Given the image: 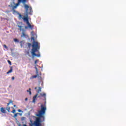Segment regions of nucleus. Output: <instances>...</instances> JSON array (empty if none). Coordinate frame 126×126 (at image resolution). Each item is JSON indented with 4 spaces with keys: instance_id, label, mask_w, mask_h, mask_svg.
I'll return each mask as SVG.
<instances>
[{
    "instance_id": "f257e3e1",
    "label": "nucleus",
    "mask_w": 126,
    "mask_h": 126,
    "mask_svg": "<svg viewBox=\"0 0 126 126\" xmlns=\"http://www.w3.org/2000/svg\"><path fill=\"white\" fill-rule=\"evenodd\" d=\"M46 106L42 104L40 110H38V113L35 115L36 117H38L34 122L35 126H41V123L45 122V114H46Z\"/></svg>"
},
{
    "instance_id": "f03ea898",
    "label": "nucleus",
    "mask_w": 126,
    "mask_h": 126,
    "mask_svg": "<svg viewBox=\"0 0 126 126\" xmlns=\"http://www.w3.org/2000/svg\"><path fill=\"white\" fill-rule=\"evenodd\" d=\"M24 7L26 9V14L24 18H23V20L25 22H26L28 27L31 29V30H33L34 28V25H32L30 23H29V18L28 17V14H30V15H32V8L31 7H29V6L27 4H24Z\"/></svg>"
},
{
    "instance_id": "7ed1b4c3",
    "label": "nucleus",
    "mask_w": 126,
    "mask_h": 126,
    "mask_svg": "<svg viewBox=\"0 0 126 126\" xmlns=\"http://www.w3.org/2000/svg\"><path fill=\"white\" fill-rule=\"evenodd\" d=\"M32 47L31 54L32 58H34V57H40V54H36V52H39V50H40V43L37 41H33Z\"/></svg>"
},
{
    "instance_id": "20e7f679",
    "label": "nucleus",
    "mask_w": 126,
    "mask_h": 126,
    "mask_svg": "<svg viewBox=\"0 0 126 126\" xmlns=\"http://www.w3.org/2000/svg\"><path fill=\"white\" fill-rule=\"evenodd\" d=\"M18 27H19V30L20 31H22V35H21V37H28V35L26 34L25 33V30H24V29H22V26H20L18 25Z\"/></svg>"
},
{
    "instance_id": "39448f33",
    "label": "nucleus",
    "mask_w": 126,
    "mask_h": 126,
    "mask_svg": "<svg viewBox=\"0 0 126 126\" xmlns=\"http://www.w3.org/2000/svg\"><path fill=\"white\" fill-rule=\"evenodd\" d=\"M26 0H18V3H17L15 4V6L17 7V6L18 5H19V4L20 3V2H22L23 3H25V2H26Z\"/></svg>"
},
{
    "instance_id": "423d86ee",
    "label": "nucleus",
    "mask_w": 126,
    "mask_h": 126,
    "mask_svg": "<svg viewBox=\"0 0 126 126\" xmlns=\"http://www.w3.org/2000/svg\"><path fill=\"white\" fill-rule=\"evenodd\" d=\"M40 98V96H38V94H36L33 97L32 100V103H36V100H37L36 98Z\"/></svg>"
},
{
    "instance_id": "0eeeda50",
    "label": "nucleus",
    "mask_w": 126,
    "mask_h": 126,
    "mask_svg": "<svg viewBox=\"0 0 126 126\" xmlns=\"http://www.w3.org/2000/svg\"><path fill=\"white\" fill-rule=\"evenodd\" d=\"M36 75L38 76V79H42V77H41L42 75V73H41V72L39 73V71L37 70L36 71Z\"/></svg>"
},
{
    "instance_id": "6e6552de",
    "label": "nucleus",
    "mask_w": 126,
    "mask_h": 126,
    "mask_svg": "<svg viewBox=\"0 0 126 126\" xmlns=\"http://www.w3.org/2000/svg\"><path fill=\"white\" fill-rule=\"evenodd\" d=\"M15 8H17V7L16 5L12 6V10L13 11V14L17 13V11L15 10Z\"/></svg>"
},
{
    "instance_id": "1a4fd4ad",
    "label": "nucleus",
    "mask_w": 126,
    "mask_h": 126,
    "mask_svg": "<svg viewBox=\"0 0 126 126\" xmlns=\"http://www.w3.org/2000/svg\"><path fill=\"white\" fill-rule=\"evenodd\" d=\"M18 14V18L19 19H23L24 18V17H23V16L21 15V14L19 13L18 12L17 13H16Z\"/></svg>"
},
{
    "instance_id": "9d476101",
    "label": "nucleus",
    "mask_w": 126,
    "mask_h": 126,
    "mask_svg": "<svg viewBox=\"0 0 126 126\" xmlns=\"http://www.w3.org/2000/svg\"><path fill=\"white\" fill-rule=\"evenodd\" d=\"M0 111L1 113H2L3 114H5V113H6L5 110L4 109V108L3 107H1L0 109Z\"/></svg>"
},
{
    "instance_id": "9b49d317",
    "label": "nucleus",
    "mask_w": 126,
    "mask_h": 126,
    "mask_svg": "<svg viewBox=\"0 0 126 126\" xmlns=\"http://www.w3.org/2000/svg\"><path fill=\"white\" fill-rule=\"evenodd\" d=\"M37 77L38 78V75H33L31 77L30 79H34V78H37Z\"/></svg>"
},
{
    "instance_id": "f8f14e48",
    "label": "nucleus",
    "mask_w": 126,
    "mask_h": 126,
    "mask_svg": "<svg viewBox=\"0 0 126 126\" xmlns=\"http://www.w3.org/2000/svg\"><path fill=\"white\" fill-rule=\"evenodd\" d=\"M41 91H42V88H41L40 87H38V89L36 91L37 93H39L40 92H41Z\"/></svg>"
},
{
    "instance_id": "ddd939ff",
    "label": "nucleus",
    "mask_w": 126,
    "mask_h": 126,
    "mask_svg": "<svg viewBox=\"0 0 126 126\" xmlns=\"http://www.w3.org/2000/svg\"><path fill=\"white\" fill-rule=\"evenodd\" d=\"M11 72H12V67H10V69L8 72H7L6 74H8L9 73H11Z\"/></svg>"
},
{
    "instance_id": "4468645a",
    "label": "nucleus",
    "mask_w": 126,
    "mask_h": 126,
    "mask_svg": "<svg viewBox=\"0 0 126 126\" xmlns=\"http://www.w3.org/2000/svg\"><path fill=\"white\" fill-rule=\"evenodd\" d=\"M20 45L21 47H23V45H24V41H20Z\"/></svg>"
},
{
    "instance_id": "2eb2a0df",
    "label": "nucleus",
    "mask_w": 126,
    "mask_h": 126,
    "mask_svg": "<svg viewBox=\"0 0 126 126\" xmlns=\"http://www.w3.org/2000/svg\"><path fill=\"white\" fill-rule=\"evenodd\" d=\"M40 95L42 97H44V98L46 99V94L45 93L40 94Z\"/></svg>"
},
{
    "instance_id": "dca6fc26",
    "label": "nucleus",
    "mask_w": 126,
    "mask_h": 126,
    "mask_svg": "<svg viewBox=\"0 0 126 126\" xmlns=\"http://www.w3.org/2000/svg\"><path fill=\"white\" fill-rule=\"evenodd\" d=\"M27 92H29L30 95H31L32 94V93L31 92V89L30 88L29 90H27Z\"/></svg>"
},
{
    "instance_id": "f3484780",
    "label": "nucleus",
    "mask_w": 126,
    "mask_h": 126,
    "mask_svg": "<svg viewBox=\"0 0 126 126\" xmlns=\"http://www.w3.org/2000/svg\"><path fill=\"white\" fill-rule=\"evenodd\" d=\"M14 42H17V43H19V40H18V39H17V38H14Z\"/></svg>"
},
{
    "instance_id": "a211bd4d",
    "label": "nucleus",
    "mask_w": 126,
    "mask_h": 126,
    "mask_svg": "<svg viewBox=\"0 0 126 126\" xmlns=\"http://www.w3.org/2000/svg\"><path fill=\"white\" fill-rule=\"evenodd\" d=\"M19 115V113H15V114L14 115V118H16V117H17V115Z\"/></svg>"
},
{
    "instance_id": "6ab92c4d",
    "label": "nucleus",
    "mask_w": 126,
    "mask_h": 126,
    "mask_svg": "<svg viewBox=\"0 0 126 126\" xmlns=\"http://www.w3.org/2000/svg\"><path fill=\"white\" fill-rule=\"evenodd\" d=\"M31 43H28V47L29 48H31Z\"/></svg>"
},
{
    "instance_id": "aec40b11",
    "label": "nucleus",
    "mask_w": 126,
    "mask_h": 126,
    "mask_svg": "<svg viewBox=\"0 0 126 126\" xmlns=\"http://www.w3.org/2000/svg\"><path fill=\"white\" fill-rule=\"evenodd\" d=\"M7 62H8V63H9L10 65H11V62L9 60H8Z\"/></svg>"
},
{
    "instance_id": "412c9836",
    "label": "nucleus",
    "mask_w": 126,
    "mask_h": 126,
    "mask_svg": "<svg viewBox=\"0 0 126 126\" xmlns=\"http://www.w3.org/2000/svg\"><path fill=\"white\" fill-rule=\"evenodd\" d=\"M6 109L7 111H8V112H9V111H10V107H7Z\"/></svg>"
},
{
    "instance_id": "4be33fe9",
    "label": "nucleus",
    "mask_w": 126,
    "mask_h": 126,
    "mask_svg": "<svg viewBox=\"0 0 126 126\" xmlns=\"http://www.w3.org/2000/svg\"><path fill=\"white\" fill-rule=\"evenodd\" d=\"M27 55L29 56V57H31V56H30V52H29V51H27Z\"/></svg>"
},
{
    "instance_id": "5701e85b",
    "label": "nucleus",
    "mask_w": 126,
    "mask_h": 126,
    "mask_svg": "<svg viewBox=\"0 0 126 126\" xmlns=\"http://www.w3.org/2000/svg\"><path fill=\"white\" fill-rule=\"evenodd\" d=\"M15 112H16L15 109H14L12 110V113H13V114H15Z\"/></svg>"
},
{
    "instance_id": "b1692460",
    "label": "nucleus",
    "mask_w": 126,
    "mask_h": 126,
    "mask_svg": "<svg viewBox=\"0 0 126 126\" xmlns=\"http://www.w3.org/2000/svg\"><path fill=\"white\" fill-rule=\"evenodd\" d=\"M3 47L5 48V49H7V46L6 45H4Z\"/></svg>"
},
{
    "instance_id": "393cba45",
    "label": "nucleus",
    "mask_w": 126,
    "mask_h": 126,
    "mask_svg": "<svg viewBox=\"0 0 126 126\" xmlns=\"http://www.w3.org/2000/svg\"><path fill=\"white\" fill-rule=\"evenodd\" d=\"M37 63H38V60H35L34 62L35 64H37Z\"/></svg>"
},
{
    "instance_id": "a878e982",
    "label": "nucleus",
    "mask_w": 126,
    "mask_h": 126,
    "mask_svg": "<svg viewBox=\"0 0 126 126\" xmlns=\"http://www.w3.org/2000/svg\"><path fill=\"white\" fill-rule=\"evenodd\" d=\"M12 100H10L9 101V103H10V104H11V103H12Z\"/></svg>"
},
{
    "instance_id": "bb28decb",
    "label": "nucleus",
    "mask_w": 126,
    "mask_h": 126,
    "mask_svg": "<svg viewBox=\"0 0 126 126\" xmlns=\"http://www.w3.org/2000/svg\"><path fill=\"white\" fill-rule=\"evenodd\" d=\"M25 29H28V27L25 26Z\"/></svg>"
},
{
    "instance_id": "cd10ccee",
    "label": "nucleus",
    "mask_w": 126,
    "mask_h": 126,
    "mask_svg": "<svg viewBox=\"0 0 126 126\" xmlns=\"http://www.w3.org/2000/svg\"><path fill=\"white\" fill-rule=\"evenodd\" d=\"M35 69H36V70H38V68H37V67H35Z\"/></svg>"
},
{
    "instance_id": "c85d7f7f",
    "label": "nucleus",
    "mask_w": 126,
    "mask_h": 126,
    "mask_svg": "<svg viewBox=\"0 0 126 126\" xmlns=\"http://www.w3.org/2000/svg\"><path fill=\"white\" fill-rule=\"evenodd\" d=\"M12 80H14V77H12Z\"/></svg>"
},
{
    "instance_id": "c756f323",
    "label": "nucleus",
    "mask_w": 126,
    "mask_h": 126,
    "mask_svg": "<svg viewBox=\"0 0 126 126\" xmlns=\"http://www.w3.org/2000/svg\"><path fill=\"white\" fill-rule=\"evenodd\" d=\"M18 112H21V110L18 109Z\"/></svg>"
},
{
    "instance_id": "7c9ffc66",
    "label": "nucleus",
    "mask_w": 126,
    "mask_h": 126,
    "mask_svg": "<svg viewBox=\"0 0 126 126\" xmlns=\"http://www.w3.org/2000/svg\"><path fill=\"white\" fill-rule=\"evenodd\" d=\"M28 98H25V101H28Z\"/></svg>"
},
{
    "instance_id": "2f4dec72",
    "label": "nucleus",
    "mask_w": 126,
    "mask_h": 126,
    "mask_svg": "<svg viewBox=\"0 0 126 126\" xmlns=\"http://www.w3.org/2000/svg\"><path fill=\"white\" fill-rule=\"evenodd\" d=\"M9 104H10V103H9V102L7 103V106H8H8L9 105Z\"/></svg>"
},
{
    "instance_id": "473e14b6",
    "label": "nucleus",
    "mask_w": 126,
    "mask_h": 126,
    "mask_svg": "<svg viewBox=\"0 0 126 126\" xmlns=\"http://www.w3.org/2000/svg\"><path fill=\"white\" fill-rule=\"evenodd\" d=\"M34 89L36 90H37V87H35V88H34Z\"/></svg>"
},
{
    "instance_id": "72a5a7b5",
    "label": "nucleus",
    "mask_w": 126,
    "mask_h": 126,
    "mask_svg": "<svg viewBox=\"0 0 126 126\" xmlns=\"http://www.w3.org/2000/svg\"><path fill=\"white\" fill-rule=\"evenodd\" d=\"M14 107H16V105H14Z\"/></svg>"
},
{
    "instance_id": "f704fd0d",
    "label": "nucleus",
    "mask_w": 126,
    "mask_h": 126,
    "mask_svg": "<svg viewBox=\"0 0 126 126\" xmlns=\"http://www.w3.org/2000/svg\"><path fill=\"white\" fill-rule=\"evenodd\" d=\"M24 126H27L26 125H24Z\"/></svg>"
},
{
    "instance_id": "c9c22d12",
    "label": "nucleus",
    "mask_w": 126,
    "mask_h": 126,
    "mask_svg": "<svg viewBox=\"0 0 126 126\" xmlns=\"http://www.w3.org/2000/svg\"><path fill=\"white\" fill-rule=\"evenodd\" d=\"M32 33H33V32H32Z\"/></svg>"
}]
</instances>
